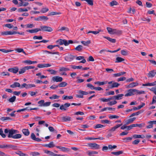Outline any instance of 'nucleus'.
I'll return each mask as SVG.
<instances>
[{
    "label": "nucleus",
    "instance_id": "56",
    "mask_svg": "<svg viewBox=\"0 0 156 156\" xmlns=\"http://www.w3.org/2000/svg\"><path fill=\"white\" fill-rule=\"evenodd\" d=\"M48 9L46 8H43L41 10V12L43 13H45L48 11Z\"/></svg>",
    "mask_w": 156,
    "mask_h": 156
},
{
    "label": "nucleus",
    "instance_id": "63",
    "mask_svg": "<svg viewBox=\"0 0 156 156\" xmlns=\"http://www.w3.org/2000/svg\"><path fill=\"white\" fill-rule=\"evenodd\" d=\"M1 75L3 76H9L10 75V73L8 72H3L1 73Z\"/></svg>",
    "mask_w": 156,
    "mask_h": 156
},
{
    "label": "nucleus",
    "instance_id": "52",
    "mask_svg": "<svg viewBox=\"0 0 156 156\" xmlns=\"http://www.w3.org/2000/svg\"><path fill=\"white\" fill-rule=\"evenodd\" d=\"M24 87H25L26 89L29 88V84H27L26 83H23L21 86L20 87L21 88H23Z\"/></svg>",
    "mask_w": 156,
    "mask_h": 156
},
{
    "label": "nucleus",
    "instance_id": "46",
    "mask_svg": "<svg viewBox=\"0 0 156 156\" xmlns=\"http://www.w3.org/2000/svg\"><path fill=\"white\" fill-rule=\"evenodd\" d=\"M0 135L3 138L6 137V135L3 133V129L2 128L0 129Z\"/></svg>",
    "mask_w": 156,
    "mask_h": 156
},
{
    "label": "nucleus",
    "instance_id": "16",
    "mask_svg": "<svg viewBox=\"0 0 156 156\" xmlns=\"http://www.w3.org/2000/svg\"><path fill=\"white\" fill-rule=\"evenodd\" d=\"M56 147L60 149L63 152H66L69 151V149L68 148H66L64 147H61L60 146H57Z\"/></svg>",
    "mask_w": 156,
    "mask_h": 156
},
{
    "label": "nucleus",
    "instance_id": "19",
    "mask_svg": "<svg viewBox=\"0 0 156 156\" xmlns=\"http://www.w3.org/2000/svg\"><path fill=\"white\" fill-rule=\"evenodd\" d=\"M136 119V118L133 117L128 119L126 121V125H128L130 123H132Z\"/></svg>",
    "mask_w": 156,
    "mask_h": 156
},
{
    "label": "nucleus",
    "instance_id": "34",
    "mask_svg": "<svg viewBox=\"0 0 156 156\" xmlns=\"http://www.w3.org/2000/svg\"><path fill=\"white\" fill-rule=\"evenodd\" d=\"M22 136V135L21 134H15V135H14L12 137V138L13 139H19L21 138Z\"/></svg>",
    "mask_w": 156,
    "mask_h": 156
},
{
    "label": "nucleus",
    "instance_id": "3",
    "mask_svg": "<svg viewBox=\"0 0 156 156\" xmlns=\"http://www.w3.org/2000/svg\"><path fill=\"white\" fill-rule=\"evenodd\" d=\"M108 83L109 85L108 87L110 89L114 87H117L120 85L119 83L115 82L113 81L109 82H108Z\"/></svg>",
    "mask_w": 156,
    "mask_h": 156
},
{
    "label": "nucleus",
    "instance_id": "45",
    "mask_svg": "<svg viewBox=\"0 0 156 156\" xmlns=\"http://www.w3.org/2000/svg\"><path fill=\"white\" fill-rule=\"evenodd\" d=\"M71 68L73 69H81L82 68V66H76L75 65H71Z\"/></svg>",
    "mask_w": 156,
    "mask_h": 156
},
{
    "label": "nucleus",
    "instance_id": "41",
    "mask_svg": "<svg viewBox=\"0 0 156 156\" xmlns=\"http://www.w3.org/2000/svg\"><path fill=\"white\" fill-rule=\"evenodd\" d=\"M141 113V111H139L133 113L129 117H132L133 116L136 115H138L139 114H140Z\"/></svg>",
    "mask_w": 156,
    "mask_h": 156
},
{
    "label": "nucleus",
    "instance_id": "43",
    "mask_svg": "<svg viewBox=\"0 0 156 156\" xmlns=\"http://www.w3.org/2000/svg\"><path fill=\"white\" fill-rule=\"evenodd\" d=\"M0 120L4 121L6 120H12V119L10 117H2L0 118Z\"/></svg>",
    "mask_w": 156,
    "mask_h": 156
},
{
    "label": "nucleus",
    "instance_id": "64",
    "mask_svg": "<svg viewBox=\"0 0 156 156\" xmlns=\"http://www.w3.org/2000/svg\"><path fill=\"white\" fill-rule=\"evenodd\" d=\"M26 70V69H25V67H24L23 69L20 70L19 71V74H21L24 73L25 72Z\"/></svg>",
    "mask_w": 156,
    "mask_h": 156
},
{
    "label": "nucleus",
    "instance_id": "26",
    "mask_svg": "<svg viewBox=\"0 0 156 156\" xmlns=\"http://www.w3.org/2000/svg\"><path fill=\"white\" fill-rule=\"evenodd\" d=\"M83 46L81 45H79L76 47L74 49L75 50L79 51H81L83 50Z\"/></svg>",
    "mask_w": 156,
    "mask_h": 156
},
{
    "label": "nucleus",
    "instance_id": "29",
    "mask_svg": "<svg viewBox=\"0 0 156 156\" xmlns=\"http://www.w3.org/2000/svg\"><path fill=\"white\" fill-rule=\"evenodd\" d=\"M81 43L84 46H88L89 44L91 42L90 41L88 40L86 41H81Z\"/></svg>",
    "mask_w": 156,
    "mask_h": 156
},
{
    "label": "nucleus",
    "instance_id": "50",
    "mask_svg": "<svg viewBox=\"0 0 156 156\" xmlns=\"http://www.w3.org/2000/svg\"><path fill=\"white\" fill-rule=\"evenodd\" d=\"M43 52H46L48 54H57L58 55L59 53L57 52H51L49 51H44Z\"/></svg>",
    "mask_w": 156,
    "mask_h": 156
},
{
    "label": "nucleus",
    "instance_id": "35",
    "mask_svg": "<svg viewBox=\"0 0 156 156\" xmlns=\"http://www.w3.org/2000/svg\"><path fill=\"white\" fill-rule=\"evenodd\" d=\"M117 103V101H115L114 100V101H110L107 103V105H110V106H112L113 105H115Z\"/></svg>",
    "mask_w": 156,
    "mask_h": 156
},
{
    "label": "nucleus",
    "instance_id": "32",
    "mask_svg": "<svg viewBox=\"0 0 156 156\" xmlns=\"http://www.w3.org/2000/svg\"><path fill=\"white\" fill-rule=\"evenodd\" d=\"M126 73L125 72H120L114 74L113 75L114 77H118L119 76L122 75H124V74Z\"/></svg>",
    "mask_w": 156,
    "mask_h": 156
},
{
    "label": "nucleus",
    "instance_id": "12",
    "mask_svg": "<svg viewBox=\"0 0 156 156\" xmlns=\"http://www.w3.org/2000/svg\"><path fill=\"white\" fill-rule=\"evenodd\" d=\"M15 31H7L2 32L1 34L2 35H11L15 34Z\"/></svg>",
    "mask_w": 156,
    "mask_h": 156
},
{
    "label": "nucleus",
    "instance_id": "4",
    "mask_svg": "<svg viewBox=\"0 0 156 156\" xmlns=\"http://www.w3.org/2000/svg\"><path fill=\"white\" fill-rule=\"evenodd\" d=\"M41 30L51 32L52 31V29L50 27L46 26H42L40 27Z\"/></svg>",
    "mask_w": 156,
    "mask_h": 156
},
{
    "label": "nucleus",
    "instance_id": "40",
    "mask_svg": "<svg viewBox=\"0 0 156 156\" xmlns=\"http://www.w3.org/2000/svg\"><path fill=\"white\" fill-rule=\"evenodd\" d=\"M121 54L123 55L126 56L128 55V51L124 50H121Z\"/></svg>",
    "mask_w": 156,
    "mask_h": 156
},
{
    "label": "nucleus",
    "instance_id": "39",
    "mask_svg": "<svg viewBox=\"0 0 156 156\" xmlns=\"http://www.w3.org/2000/svg\"><path fill=\"white\" fill-rule=\"evenodd\" d=\"M60 96H59L57 95L56 94L53 95L52 96L50 97L49 98L51 99H58L59 98Z\"/></svg>",
    "mask_w": 156,
    "mask_h": 156
},
{
    "label": "nucleus",
    "instance_id": "14",
    "mask_svg": "<svg viewBox=\"0 0 156 156\" xmlns=\"http://www.w3.org/2000/svg\"><path fill=\"white\" fill-rule=\"evenodd\" d=\"M122 124L117 125L116 126L110 129L108 131L109 132H113L115 131L117 129L122 126Z\"/></svg>",
    "mask_w": 156,
    "mask_h": 156
},
{
    "label": "nucleus",
    "instance_id": "23",
    "mask_svg": "<svg viewBox=\"0 0 156 156\" xmlns=\"http://www.w3.org/2000/svg\"><path fill=\"white\" fill-rule=\"evenodd\" d=\"M23 133L26 136H28L30 134V132L27 129H24L22 130Z\"/></svg>",
    "mask_w": 156,
    "mask_h": 156
},
{
    "label": "nucleus",
    "instance_id": "18",
    "mask_svg": "<svg viewBox=\"0 0 156 156\" xmlns=\"http://www.w3.org/2000/svg\"><path fill=\"white\" fill-rule=\"evenodd\" d=\"M138 85V83L133 82V83H132L129 84L128 85L127 87L128 88H132L134 87L137 86V85Z\"/></svg>",
    "mask_w": 156,
    "mask_h": 156
},
{
    "label": "nucleus",
    "instance_id": "44",
    "mask_svg": "<svg viewBox=\"0 0 156 156\" xmlns=\"http://www.w3.org/2000/svg\"><path fill=\"white\" fill-rule=\"evenodd\" d=\"M51 102H46L44 103L43 104L40 105L39 106H48L50 105Z\"/></svg>",
    "mask_w": 156,
    "mask_h": 156
},
{
    "label": "nucleus",
    "instance_id": "37",
    "mask_svg": "<svg viewBox=\"0 0 156 156\" xmlns=\"http://www.w3.org/2000/svg\"><path fill=\"white\" fill-rule=\"evenodd\" d=\"M69 70V69L66 67H60L59 69V71H67Z\"/></svg>",
    "mask_w": 156,
    "mask_h": 156
},
{
    "label": "nucleus",
    "instance_id": "59",
    "mask_svg": "<svg viewBox=\"0 0 156 156\" xmlns=\"http://www.w3.org/2000/svg\"><path fill=\"white\" fill-rule=\"evenodd\" d=\"M104 127V126L100 124H97L94 127V128L97 129V128H101L103 127Z\"/></svg>",
    "mask_w": 156,
    "mask_h": 156
},
{
    "label": "nucleus",
    "instance_id": "62",
    "mask_svg": "<svg viewBox=\"0 0 156 156\" xmlns=\"http://www.w3.org/2000/svg\"><path fill=\"white\" fill-rule=\"evenodd\" d=\"M47 71L50 72L51 74L55 75L56 73V71L53 69H48Z\"/></svg>",
    "mask_w": 156,
    "mask_h": 156
},
{
    "label": "nucleus",
    "instance_id": "9",
    "mask_svg": "<svg viewBox=\"0 0 156 156\" xmlns=\"http://www.w3.org/2000/svg\"><path fill=\"white\" fill-rule=\"evenodd\" d=\"M48 17L44 16H40L37 18H35L34 19L35 20L37 21H41L43 20L45 21L48 20Z\"/></svg>",
    "mask_w": 156,
    "mask_h": 156
},
{
    "label": "nucleus",
    "instance_id": "21",
    "mask_svg": "<svg viewBox=\"0 0 156 156\" xmlns=\"http://www.w3.org/2000/svg\"><path fill=\"white\" fill-rule=\"evenodd\" d=\"M71 119V117L69 116H63L62 118V121L64 122L70 121Z\"/></svg>",
    "mask_w": 156,
    "mask_h": 156
},
{
    "label": "nucleus",
    "instance_id": "6",
    "mask_svg": "<svg viewBox=\"0 0 156 156\" xmlns=\"http://www.w3.org/2000/svg\"><path fill=\"white\" fill-rule=\"evenodd\" d=\"M88 145L93 149H98L100 148V145L95 143L89 144Z\"/></svg>",
    "mask_w": 156,
    "mask_h": 156
},
{
    "label": "nucleus",
    "instance_id": "36",
    "mask_svg": "<svg viewBox=\"0 0 156 156\" xmlns=\"http://www.w3.org/2000/svg\"><path fill=\"white\" fill-rule=\"evenodd\" d=\"M62 99L63 100H66L67 99H72L73 98V97L72 96H65L63 95L62 96Z\"/></svg>",
    "mask_w": 156,
    "mask_h": 156
},
{
    "label": "nucleus",
    "instance_id": "17",
    "mask_svg": "<svg viewBox=\"0 0 156 156\" xmlns=\"http://www.w3.org/2000/svg\"><path fill=\"white\" fill-rule=\"evenodd\" d=\"M20 87L21 86L20 83L18 82H15L13 84L10 86V87L12 88H15L17 87Z\"/></svg>",
    "mask_w": 156,
    "mask_h": 156
},
{
    "label": "nucleus",
    "instance_id": "58",
    "mask_svg": "<svg viewBox=\"0 0 156 156\" xmlns=\"http://www.w3.org/2000/svg\"><path fill=\"white\" fill-rule=\"evenodd\" d=\"M148 123L149 124V125L148 126H146V128L147 129H150L151 128L153 127V123H152L151 121H149L148 122Z\"/></svg>",
    "mask_w": 156,
    "mask_h": 156
},
{
    "label": "nucleus",
    "instance_id": "47",
    "mask_svg": "<svg viewBox=\"0 0 156 156\" xmlns=\"http://www.w3.org/2000/svg\"><path fill=\"white\" fill-rule=\"evenodd\" d=\"M79 94H82V95H86L89 94V93L87 92L82 91L81 90H80L79 92Z\"/></svg>",
    "mask_w": 156,
    "mask_h": 156
},
{
    "label": "nucleus",
    "instance_id": "24",
    "mask_svg": "<svg viewBox=\"0 0 156 156\" xmlns=\"http://www.w3.org/2000/svg\"><path fill=\"white\" fill-rule=\"evenodd\" d=\"M103 37L106 39L108 41L113 43H115L116 42V40L115 39H112L110 37L105 36H103Z\"/></svg>",
    "mask_w": 156,
    "mask_h": 156
},
{
    "label": "nucleus",
    "instance_id": "7",
    "mask_svg": "<svg viewBox=\"0 0 156 156\" xmlns=\"http://www.w3.org/2000/svg\"><path fill=\"white\" fill-rule=\"evenodd\" d=\"M70 105V104L69 103H65L60 106V109L62 111H66L68 109V108Z\"/></svg>",
    "mask_w": 156,
    "mask_h": 156
},
{
    "label": "nucleus",
    "instance_id": "42",
    "mask_svg": "<svg viewBox=\"0 0 156 156\" xmlns=\"http://www.w3.org/2000/svg\"><path fill=\"white\" fill-rule=\"evenodd\" d=\"M16 99V97L15 96H13L12 97L10 98L8 101L10 102H13L15 101Z\"/></svg>",
    "mask_w": 156,
    "mask_h": 156
},
{
    "label": "nucleus",
    "instance_id": "49",
    "mask_svg": "<svg viewBox=\"0 0 156 156\" xmlns=\"http://www.w3.org/2000/svg\"><path fill=\"white\" fill-rule=\"evenodd\" d=\"M110 4L111 6H113L114 5H118V3L116 1L114 0L111 2Z\"/></svg>",
    "mask_w": 156,
    "mask_h": 156
},
{
    "label": "nucleus",
    "instance_id": "20",
    "mask_svg": "<svg viewBox=\"0 0 156 156\" xmlns=\"http://www.w3.org/2000/svg\"><path fill=\"white\" fill-rule=\"evenodd\" d=\"M87 153V154L89 156H94V154H97L98 153V152L94 151H89Z\"/></svg>",
    "mask_w": 156,
    "mask_h": 156
},
{
    "label": "nucleus",
    "instance_id": "33",
    "mask_svg": "<svg viewBox=\"0 0 156 156\" xmlns=\"http://www.w3.org/2000/svg\"><path fill=\"white\" fill-rule=\"evenodd\" d=\"M67 84V83L66 82H63L59 83L58 86L59 87H64L66 86Z\"/></svg>",
    "mask_w": 156,
    "mask_h": 156
},
{
    "label": "nucleus",
    "instance_id": "54",
    "mask_svg": "<svg viewBox=\"0 0 156 156\" xmlns=\"http://www.w3.org/2000/svg\"><path fill=\"white\" fill-rule=\"evenodd\" d=\"M17 146L12 145H8V148H12V149H16L17 148Z\"/></svg>",
    "mask_w": 156,
    "mask_h": 156
},
{
    "label": "nucleus",
    "instance_id": "15",
    "mask_svg": "<svg viewBox=\"0 0 156 156\" xmlns=\"http://www.w3.org/2000/svg\"><path fill=\"white\" fill-rule=\"evenodd\" d=\"M75 57H76V56L72 55H69L65 58V60L66 61H70L74 59Z\"/></svg>",
    "mask_w": 156,
    "mask_h": 156
},
{
    "label": "nucleus",
    "instance_id": "2",
    "mask_svg": "<svg viewBox=\"0 0 156 156\" xmlns=\"http://www.w3.org/2000/svg\"><path fill=\"white\" fill-rule=\"evenodd\" d=\"M56 42L60 45L64 44L65 46L68 45L69 44H73V42L72 40H69L68 41L66 40L60 39L56 41Z\"/></svg>",
    "mask_w": 156,
    "mask_h": 156
},
{
    "label": "nucleus",
    "instance_id": "60",
    "mask_svg": "<svg viewBox=\"0 0 156 156\" xmlns=\"http://www.w3.org/2000/svg\"><path fill=\"white\" fill-rule=\"evenodd\" d=\"M42 37L41 36H35L33 37V39L34 40L35 39H39L41 40L42 39Z\"/></svg>",
    "mask_w": 156,
    "mask_h": 156
},
{
    "label": "nucleus",
    "instance_id": "51",
    "mask_svg": "<svg viewBox=\"0 0 156 156\" xmlns=\"http://www.w3.org/2000/svg\"><path fill=\"white\" fill-rule=\"evenodd\" d=\"M32 156H38L40 155V154L38 152H32L30 154Z\"/></svg>",
    "mask_w": 156,
    "mask_h": 156
},
{
    "label": "nucleus",
    "instance_id": "11",
    "mask_svg": "<svg viewBox=\"0 0 156 156\" xmlns=\"http://www.w3.org/2000/svg\"><path fill=\"white\" fill-rule=\"evenodd\" d=\"M8 71L14 73H16L18 72L19 68L18 67H15L14 68L9 69Z\"/></svg>",
    "mask_w": 156,
    "mask_h": 156
},
{
    "label": "nucleus",
    "instance_id": "1",
    "mask_svg": "<svg viewBox=\"0 0 156 156\" xmlns=\"http://www.w3.org/2000/svg\"><path fill=\"white\" fill-rule=\"evenodd\" d=\"M144 91H139L138 90L136 89H130L128 90V93L125 94V97L132 96L135 94H144Z\"/></svg>",
    "mask_w": 156,
    "mask_h": 156
},
{
    "label": "nucleus",
    "instance_id": "57",
    "mask_svg": "<svg viewBox=\"0 0 156 156\" xmlns=\"http://www.w3.org/2000/svg\"><path fill=\"white\" fill-rule=\"evenodd\" d=\"M101 122L102 123H105L107 124H110L111 122L108 120H102L101 121Z\"/></svg>",
    "mask_w": 156,
    "mask_h": 156
},
{
    "label": "nucleus",
    "instance_id": "22",
    "mask_svg": "<svg viewBox=\"0 0 156 156\" xmlns=\"http://www.w3.org/2000/svg\"><path fill=\"white\" fill-rule=\"evenodd\" d=\"M156 85V81H155L153 83H147L145 84H143V86H154Z\"/></svg>",
    "mask_w": 156,
    "mask_h": 156
},
{
    "label": "nucleus",
    "instance_id": "55",
    "mask_svg": "<svg viewBox=\"0 0 156 156\" xmlns=\"http://www.w3.org/2000/svg\"><path fill=\"white\" fill-rule=\"evenodd\" d=\"M28 9H24V8H19L18 9V11L19 12H27L28 11Z\"/></svg>",
    "mask_w": 156,
    "mask_h": 156
},
{
    "label": "nucleus",
    "instance_id": "13",
    "mask_svg": "<svg viewBox=\"0 0 156 156\" xmlns=\"http://www.w3.org/2000/svg\"><path fill=\"white\" fill-rule=\"evenodd\" d=\"M40 31H41V29L40 28H35L32 30H26V32L31 33H37Z\"/></svg>",
    "mask_w": 156,
    "mask_h": 156
},
{
    "label": "nucleus",
    "instance_id": "27",
    "mask_svg": "<svg viewBox=\"0 0 156 156\" xmlns=\"http://www.w3.org/2000/svg\"><path fill=\"white\" fill-rule=\"evenodd\" d=\"M125 59L121 57H117L116 58L115 63L120 62L123 61H124Z\"/></svg>",
    "mask_w": 156,
    "mask_h": 156
},
{
    "label": "nucleus",
    "instance_id": "31",
    "mask_svg": "<svg viewBox=\"0 0 156 156\" xmlns=\"http://www.w3.org/2000/svg\"><path fill=\"white\" fill-rule=\"evenodd\" d=\"M123 96H124V94H119L116 96H115V100H120L122 98V97Z\"/></svg>",
    "mask_w": 156,
    "mask_h": 156
},
{
    "label": "nucleus",
    "instance_id": "28",
    "mask_svg": "<svg viewBox=\"0 0 156 156\" xmlns=\"http://www.w3.org/2000/svg\"><path fill=\"white\" fill-rule=\"evenodd\" d=\"M108 81H106L105 82H100V81H97L94 82V83L95 84H98V85L100 86L101 85H103L105 84H106L107 83Z\"/></svg>",
    "mask_w": 156,
    "mask_h": 156
},
{
    "label": "nucleus",
    "instance_id": "48",
    "mask_svg": "<svg viewBox=\"0 0 156 156\" xmlns=\"http://www.w3.org/2000/svg\"><path fill=\"white\" fill-rule=\"evenodd\" d=\"M16 50L18 52H22L24 54H25V55H27L26 54V52L24 51L23 49L22 48H17V49H16Z\"/></svg>",
    "mask_w": 156,
    "mask_h": 156
},
{
    "label": "nucleus",
    "instance_id": "5",
    "mask_svg": "<svg viewBox=\"0 0 156 156\" xmlns=\"http://www.w3.org/2000/svg\"><path fill=\"white\" fill-rule=\"evenodd\" d=\"M18 133V131L17 130L14 129H10L8 137L9 138H12L14 135H13V134H16Z\"/></svg>",
    "mask_w": 156,
    "mask_h": 156
},
{
    "label": "nucleus",
    "instance_id": "61",
    "mask_svg": "<svg viewBox=\"0 0 156 156\" xmlns=\"http://www.w3.org/2000/svg\"><path fill=\"white\" fill-rule=\"evenodd\" d=\"M27 27V28H32L34 27V25L33 24H26V25Z\"/></svg>",
    "mask_w": 156,
    "mask_h": 156
},
{
    "label": "nucleus",
    "instance_id": "10",
    "mask_svg": "<svg viewBox=\"0 0 156 156\" xmlns=\"http://www.w3.org/2000/svg\"><path fill=\"white\" fill-rule=\"evenodd\" d=\"M62 80V78L59 76H56L52 78V80L54 82H60Z\"/></svg>",
    "mask_w": 156,
    "mask_h": 156
},
{
    "label": "nucleus",
    "instance_id": "30",
    "mask_svg": "<svg viewBox=\"0 0 156 156\" xmlns=\"http://www.w3.org/2000/svg\"><path fill=\"white\" fill-rule=\"evenodd\" d=\"M123 153V151H120L117 152H112L111 153L116 156H118Z\"/></svg>",
    "mask_w": 156,
    "mask_h": 156
},
{
    "label": "nucleus",
    "instance_id": "25",
    "mask_svg": "<svg viewBox=\"0 0 156 156\" xmlns=\"http://www.w3.org/2000/svg\"><path fill=\"white\" fill-rule=\"evenodd\" d=\"M44 146L48 147L49 148H52L55 146V145L54 144V143L53 142H51L48 144H45Z\"/></svg>",
    "mask_w": 156,
    "mask_h": 156
},
{
    "label": "nucleus",
    "instance_id": "8",
    "mask_svg": "<svg viewBox=\"0 0 156 156\" xmlns=\"http://www.w3.org/2000/svg\"><path fill=\"white\" fill-rule=\"evenodd\" d=\"M156 74V70H154L150 71L147 74V77L148 78H152L155 76Z\"/></svg>",
    "mask_w": 156,
    "mask_h": 156
},
{
    "label": "nucleus",
    "instance_id": "38",
    "mask_svg": "<svg viewBox=\"0 0 156 156\" xmlns=\"http://www.w3.org/2000/svg\"><path fill=\"white\" fill-rule=\"evenodd\" d=\"M44 152L45 153L48 154L51 156H53L54 154V153L53 152L48 150H45Z\"/></svg>",
    "mask_w": 156,
    "mask_h": 156
},
{
    "label": "nucleus",
    "instance_id": "53",
    "mask_svg": "<svg viewBox=\"0 0 156 156\" xmlns=\"http://www.w3.org/2000/svg\"><path fill=\"white\" fill-rule=\"evenodd\" d=\"M64 30H66L67 31H69V29L68 28L65 27H62L61 29H59L58 30V31H62Z\"/></svg>",
    "mask_w": 156,
    "mask_h": 156
}]
</instances>
